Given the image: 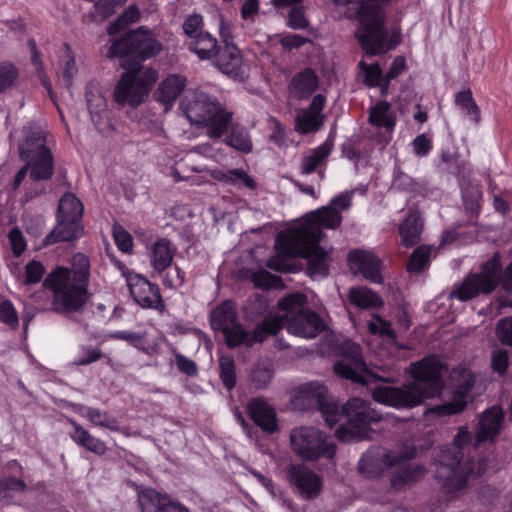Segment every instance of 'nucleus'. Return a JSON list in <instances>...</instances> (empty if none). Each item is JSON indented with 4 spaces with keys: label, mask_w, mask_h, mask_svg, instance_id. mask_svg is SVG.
<instances>
[{
    "label": "nucleus",
    "mask_w": 512,
    "mask_h": 512,
    "mask_svg": "<svg viewBox=\"0 0 512 512\" xmlns=\"http://www.w3.org/2000/svg\"><path fill=\"white\" fill-rule=\"evenodd\" d=\"M215 178L227 184H235L240 181L249 189L256 188V182L243 169H232L227 172H219V174H215Z\"/></svg>",
    "instance_id": "a18cd8bd"
},
{
    "label": "nucleus",
    "mask_w": 512,
    "mask_h": 512,
    "mask_svg": "<svg viewBox=\"0 0 512 512\" xmlns=\"http://www.w3.org/2000/svg\"><path fill=\"white\" fill-rule=\"evenodd\" d=\"M500 269V255L495 253L490 260L482 265L479 273L468 275L463 283L451 292V297L468 301L480 293L490 294L499 284Z\"/></svg>",
    "instance_id": "f8f14e48"
},
{
    "label": "nucleus",
    "mask_w": 512,
    "mask_h": 512,
    "mask_svg": "<svg viewBox=\"0 0 512 512\" xmlns=\"http://www.w3.org/2000/svg\"><path fill=\"white\" fill-rule=\"evenodd\" d=\"M89 259L83 254L73 257L72 269L57 267L45 278L43 285L54 293L52 307L60 314L82 310L89 300Z\"/></svg>",
    "instance_id": "20e7f679"
},
{
    "label": "nucleus",
    "mask_w": 512,
    "mask_h": 512,
    "mask_svg": "<svg viewBox=\"0 0 512 512\" xmlns=\"http://www.w3.org/2000/svg\"><path fill=\"white\" fill-rule=\"evenodd\" d=\"M283 326L289 333L303 338H314L321 333L324 322L320 316L307 307V297L302 293H292L278 302Z\"/></svg>",
    "instance_id": "6e6552de"
},
{
    "label": "nucleus",
    "mask_w": 512,
    "mask_h": 512,
    "mask_svg": "<svg viewBox=\"0 0 512 512\" xmlns=\"http://www.w3.org/2000/svg\"><path fill=\"white\" fill-rule=\"evenodd\" d=\"M137 503L140 512H190L180 502L173 501L168 495L153 488L137 486Z\"/></svg>",
    "instance_id": "6ab92c4d"
},
{
    "label": "nucleus",
    "mask_w": 512,
    "mask_h": 512,
    "mask_svg": "<svg viewBox=\"0 0 512 512\" xmlns=\"http://www.w3.org/2000/svg\"><path fill=\"white\" fill-rule=\"evenodd\" d=\"M73 427L74 433L72 438L76 443L96 455H104L106 453L107 446L102 440L92 436L81 425L75 422H73Z\"/></svg>",
    "instance_id": "c9c22d12"
},
{
    "label": "nucleus",
    "mask_w": 512,
    "mask_h": 512,
    "mask_svg": "<svg viewBox=\"0 0 512 512\" xmlns=\"http://www.w3.org/2000/svg\"><path fill=\"white\" fill-rule=\"evenodd\" d=\"M414 381L401 388L381 386L373 390V399L396 408H412L424 399L440 395L444 387L446 366L434 355L427 356L410 366Z\"/></svg>",
    "instance_id": "7ed1b4c3"
},
{
    "label": "nucleus",
    "mask_w": 512,
    "mask_h": 512,
    "mask_svg": "<svg viewBox=\"0 0 512 512\" xmlns=\"http://www.w3.org/2000/svg\"><path fill=\"white\" fill-rule=\"evenodd\" d=\"M273 377V371L272 369L264 364V363H258L256 364L250 374V379L252 384L257 389L265 388Z\"/></svg>",
    "instance_id": "8fccbe9b"
},
{
    "label": "nucleus",
    "mask_w": 512,
    "mask_h": 512,
    "mask_svg": "<svg viewBox=\"0 0 512 512\" xmlns=\"http://www.w3.org/2000/svg\"><path fill=\"white\" fill-rule=\"evenodd\" d=\"M288 25L296 30L305 29L308 27L307 21L302 6H294L289 12Z\"/></svg>",
    "instance_id": "e2e57ef3"
},
{
    "label": "nucleus",
    "mask_w": 512,
    "mask_h": 512,
    "mask_svg": "<svg viewBox=\"0 0 512 512\" xmlns=\"http://www.w3.org/2000/svg\"><path fill=\"white\" fill-rule=\"evenodd\" d=\"M293 451L302 459L314 461L320 457L332 459L336 453L334 442L327 441L324 434L315 427L302 426L290 433Z\"/></svg>",
    "instance_id": "9d476101"
},
{
    "label": "nucleus",
    "mask_w": 512,
    "mask_h": 512,
    "mask_svg": "<svg viewBox=\"0 0 512 512\" xmlns=\"http://www.w3.org/2000/svg\"><path fill=\"white\" fill-rule=\"evenodd\" d=\"M252 281L258 288L269 289L277 287L281 279L279 276L273 275L266 270H260L252 275Z\"/></svg>",
    "instance_id": "4d7b16f0"
},
{
    "label": "nucleus",
    "mask_w": 512,
    "mask_h": 512,
    "mask_svg": "<svg viewBox=\"0 0 512 512\" xmlns=\"http://www.w3.org/2000/svg\"><path fill=\"white\" fill-rule=\"evenodd\" d=\"M351 205L349 193L335 197L329 206L312 212L306 222L292 230L283 238L279 235L275 247L277 255L268 261V267L276 271H284L282 258L302 257L307 259L306 271L310 277H325L329 272V257L319 246L322 240V227L336 228L342 220L339 209L346 210Z\"/></svg>",
    "instance_id": "f257e3e1"
},
{
    "label": "nucleus",
    "mask_w": 512,
    "mask_h": 512,
    "mask_svg": "<svg viewBox=\"0 0 512 512\" xmlns=\"http://www.w3.org/2000/svg\"><path fill=\"white\" fill-rule=\"evenodd\" d=\"M175 251L174 245L166 238H161L153 244L150 261L157 273H162L171 266Z\"/></svg>",
    "instance_id": "c85d7f7f"
},
{
    "label": "nucleus",
    "mask_w": 512,
    "mask_h": 512,
    "mask_svg": "<svg viewBox=\"0 0 512 512\" xmlns=\"http://www.w3.org/2000/svg\"><path fill=\"white\" fill-rule=\"evenodd\" d=\"M181 108L192 125L207 127V135L212 139L222 137L232 120V113L203 91L188 93L181 102Z\"/></svg>",
    "instance_id": "39448f33"
},
{
    "label": "nucleus",
    "mask_w": 512,
    "mask_h": 512,
    "mask_svg": "<svg viewBox=\"0 0 512 512\" xmlns=\"http://www.w3.org/2000/svg\"><path fill=\"white\" fill-rule=\"evenodd\" d=\"M349 300L360 308H378L382 306V299L371 289L366 287H352L349 290Z\"/></svg>",
    "instance_id": "58836bf2"
},
{
    "label": "nucleus",
    "mask_w": 512,
    "mask_h": 512,
    "mask_svg": "<svg viewBox=\"0 0 512 512\" xmlns=\"http://www.w3.org/2000/svg\"><path fill=\"white\" fill-rule=\"evenodd\" d=\"M113 236L118 248L126 253L132 251L133 240L132 236L123 229V227L117 225L113 228Z\"/></svg>",
    "instance_id": "052dcab7"
},
{
    "label": "nucleus",
    "mask_w": 512,
    "mask_h": 512,
    "mask_svg": "<svg viewBox=\"0 0 512 512\" xmlns=\"http://www.w3.org/2000/svg\"><path fill=\"white\" fill-rule=\"evenodd\" d=\"M50 151L46 146L45 134L42 130L33 131L19 146V157L21 160L35 158Z\"/></svg>",
    "instance_id": "2f4dec72"
},
{
    "label": "nucleus",
    "mask_w": 512,
    "mask_h": 512,
    "mask_svg": "<svg viewBox=\"0 0 512 512\" xmlns=\"http://www.w3.org/2000/svg\"><path fill=\"white\" fill-rule=\"evenodd\" d=\"M332 147L333 143L328 139L321 146L314 149L310 155L303 157L301 162V173L310 174L315 171L324 159L328 157Z\"/></svg>",
    "instance_id": "ea45409f"
},
{
    "label": "nucleus",
    "mask_w": 512,
    "mask_h": 512,
    "mask_svg": "<svg viewBox=\"0 0 512 512\" xmlns=\"http://www.w3.org/2000/svg\"><path fill=\"white\" fill-rule=\"evenodd\" d=\"M203 26L202 16L199 14L190 15L183 23V30L186 35H188L191 40L196 38L199 35V32L202 31L201 28Z\"/></svg>",
    "instance_id": "69168bd1"
},
{
    "label": "nucleus",
    "mask_w": 512,
    "mask_h": 512,
    "mask_svg": "<svg viewBox=\"0 0 512 512\" xmlns=\"http://www.w3.org/2000/svg\"><path fill=\"white\" fill-rule=\"evenodd\" d=\"M288 481L305 500L316 499L322 492V477L303 464H292L287 470Z\"/></svg>",
    "instance_id": "f3484780"
},
{
    "label": "nucleus",
    "mask_w": 512,
    "mask_h": 512,
    "mask_svg": "<svg viewBox=\"0 0 512 512\" xmlns=\"http://www.w3.org/2000/svg\"><path fill=\"white\" fill-rule=\"evenodd\" d=\"M424 474L425 469L422 466L405 464L394 470L391 477V486L395 490H401L405 486H409L420 481Z\"/></svg>",
    "instance_id": "473e14b6"
},
{
    "label": "nucleus",
    "mask_w": 512,
    "mask_h": 512,
    "mask_svg": "<svg viewBox=\"0 0 512 512\" xmlns=\"http://www.w3.org/2000/svg\"><path fill=\"white\" fill-rule=\"evenodd\" d=\"M0 320L15 329L19 325V318L15 308L10 301H3L0 304Z\"/></svg>",
    "instance_id": "13d9d810"
},
{
    "label": "nucleus",
    "mask_w": 512,
    "mask_h": 512,
    "mask_svg": "<svg viewBox=\"0 0 512 512\" xmlns=\"http://www.w3.org/2000/svg\"><path fill=\"white\" fill-rule=\"evenodd\" d=\"M44 266L36 260H32L26 265V284H35L41 281L44 275Z\"/></svg>",
    "instance_id": "0e129e2a"
},
{
    "label": "nucleus",
    "mask_w": 512,
    "mask_h": 512,
    "mask_svg": "<svg viewBox=\"0 0 512 512\" xmlns=\"http://www.w3.org/2000/svg\"><path fill=\"white\" fill-rule=\"evenodd\" d=\"M453 386L452 401L436 406L433 411L438 415H454L462 412L466 405V398L475 384V376L473 372L465 367L453 369L449 375Z\"/></svg>",
    "instance_id": "4468645a"
},
{
    "label": "nucleus",
    "mask_w": 512,
    "mask_h": 512,
    "mask_svg": "<svg viewBox=\"0 0 512 512\" xmlns=\"http://www.w3.org/2000/svg\"><path fill=\"white\" fill-rule=\"evenodd\" d=\"M83 210L82 202L74 194L66 193L58 203L57 219L81 220Z\"/></svg>",
    "instance_id": "4c0bfd02"
},
{
    "label": "nucleus",
    "mask_w": 512,
    "mask_h": 512,
    "mask_svg": "<svg viewBox=\"0 0 512 512\" xmlns=\"http://www.w3.org/2000/svg\"><path fill=\"white\" fill-rule=\"evenodd\" d=\"M218 69L233 78H243L245 67L240 50L234 44L220 46L216 55Z\"/></svg>",
    "instance_id": "4be33fe9"
},
{
    "label": "nucleus",
    "mask_w": 512,
    "mask_h": 512,
    "mask_svg": "<svg viewBox=\"0 0 512 512\" xmlns=\"http://www.w3.org/2000/svg\"><path fill=\"white\" fill-rule=\"evenodd\" d=\"M186 86V77L172 74L166 77L158 86L154 95L156 99L169 109Z\"/></svg>",
    "instance_id": "a878e982"
},
{
    "label": "nucleus",
    "mask_w": 512,
    "mask_h": 512,
    "mask_svg": "<svg viewBox=\"0 0 512 512\" xmlns=\"http://www.w3.org/2000/svg\"><path fill=\"white\" fill-rule=\"evenodd\" d=\"M247 412L253 422L264 432L273 434L278 430L275 409L262 398H253L247 405Z\"/></svg>",
    "instance_id": "b1692460"
},
{
    "label": "nucleus",
    "mask_w": 512,
    "mask_h": 512,
    "mask_svg": "<svg viewBox=\"0 0 512 512\" xmlns=\"http://www.w3.org/2000/svg\"><path fill=\"white\" fill-rule=\"evenodd\" d=\"M229 127L230 133L224 142L237 151L250 153L253 149V144L247 129L238 124H232V122Z\"/></svg>",
    "instance_id": "e433bc0d"
},
{
    "label": "nucleus",
    "mask_w": 512,
    "mask_h": 512,
    "mask_svg": "<svg viewBox=\"0 0 512 512\" xmlns=\"http://www.w3.org/2000/svg\"><path fill=\"white\" fill-rule=\"evenodd\" d=\"M268 303L265 298L257 296L248 300L244 307L245 316L247 319L254 321L257 317L264 315L267 312Z\"/></svg>",
    "instance_id": "603ef678"
},
{
    "label": "nucleus",
    "mask_w": 512,
    "mask_h": 512,
    "mask_svg": "<svg viewBox=\"0 0 512 512\" xmlns=\"http://www.w3.org/2000/svg\"><path fill=\"white\" fill-rule=\"evenodd\" d=\"M125 0H100L95 3V10L101 17V20H104L111 16L115 12V8L117 5L123 3Z\"/></svg>",
    "instance_id": "338daca9"
},
{
    "label": "nucleus",
    "mask_w": 512,
    "mask_h": 512,
    "mask_svg": "<svg viewBox=\"0 0 512 512\" xmlns=\"http://www.w3.org/2000/svg\"><path fill=\"white\" fill-rule=\"evenodd\" d=\"M145 97L146 88L138 85L137 81L131 78L130 73L125 71L115 88L114 101L122 106L127 104L131 107H137Z\"/></svg>",
    "instance_id": "5701e85b"
},
{
    "label": "nucleus",
    "mask_w": 512,
    "mask_h": 512,
    "mask_svg": "<svg viewBox=\"0 0 512 512\" xmlns=\"http://www.w3.org/2000/svg\"><path fill=\"white\" fill-rule=\"evenodd\" d=\"M188 47L200 59L209 60L215 57L220 46H218L216 38L210 33L200 31L199 35L189 42Z\"/></svg>",
    "instance_id": "72a5a7b5"
},
{
    "label": "nucleus",
    "mask_w": 512,
    "mask_h": 512,
    "mask_svg": "<svg viewBox=\"0 0 512 512\" xmlns=\"http://www.w3.org/2000/svg\"><path fill=\"white\" fill-rule=\"evenodd\" d=\"M140 13L136 6L129 7L120 17L117 18L109 27L108 34L114 35L124 30L127 25L136 22L139 19Z\"/></svg>",
    "instance_id": "09e8293b"
},
{
    "label": "nucleus",
    "mask_w": 512,
    "mask_h": 512,
    "mask_svg": "<svg viewBox=\"0 0 512 512\" xmlns=\"http://www.w3.org/2000/svg\"><path fill=\"white\" fill-rule=\"evenodd\" d=\"M406 68V60L403 56H397L394 61L392 62L389 70L385 74L384 78L382 79V83L380 85L382 94H385L387 92V89L389 87V83L391 80L395 79L397 76H399Z\"/></svg>",
    "instance_id": "864d4df0"
},
{
    "label": "nucleus",
    "mask_w": 512,
    "mask_h": 512,
    "mask_svg": "<svg viewBox=\"0 0 512 512\" xmlns=\"http://www.w3.org/2000/svg\"><path fill=\"white\" fill-rule=\"evenodd\" d=\"M85 100L95 127L99 132L107 133L112 129V125L110 123L107 102L98 82L90 81L87 84L85 88Z\"/></svg>",
    "instance_id": "a211bd4d"
},
{
    "label": "nucleus",
    "mask_w": 512,
    "mask_h": 512,
    "mask_svg": "<svg viewBox=\"0 0 512 512\" xmlns=\"http://www.w3.org/2000/svg\"><path fill=\"white\" fill-rule=\"evenodd\" d=\"M299 399L315 406L322 414L328 426L339 422V405L327 394V388L319 382H310L300 386Z\"/></svg>",
    "instance_id": "dca6fc26"
},
{
    "label": "nucleus",
    "mask_w": 512,
    "mask_h": 512,
    "mask_svg": "<svg viewBox=\"0 0 512 512\" xmlns=\"http://www.w3.org/2000/svg\"><path fill=\"white\" fill-rule=\"evenodd\" d=\"M85 416L95 426L107 428L111 431H123L118 425L115 417L110 416L106 411H101L97 408L87 407Z\"/></svg>",
    "instance_id": "79ce46f5"
},
{
    "label": "nucleus",
    "mask_w": 512,
    "mask_h": 512,
    "mask_svg": "<svg viewBox=\"0 0 512 512\" xmlns=\"http://www.w3.org/2000/svg\"><path fill=\"white\" fill-rule=\"evenodd\" d=\"M127 73H130L131 78L137 81L138 85L146 88V96L148 95L152 85L157 80V72L153 69L146 68L139 64L131 65L130 69H124Z\"/></svg>",
    "instance_id": "37998d69"
},
{
    "label": "nucleus",
    "mask_w": 512,
    "mask_h": 512,
    "mask_svg": "<svg viewBox=\"0 0 512 512\" xmlns=\"http://www.w3.org/2000/svg\"><path fill=\"white\" fill-rule=\"evenodd\" d=\"M456 104L466 112L467 115L471 116L474 122H478L480 119V110L473 100L470 89L463 90L457 93L455 98Z\"/></svg>",
    "instance_id": "49530a36"
},
{
    "label": "nucleus",
    "mask_w": 512,
    "mask_h": 512,
    "mask_svg": "<svg viewBox=\"0 0 512 512\" xmlns=\"http://www.w3.org/2000/svg\"><path fill=\"white\" fill-rule=\"evenodd\" d=\"M431 252L432 246L422 245L417 247L410 256L407 270L416 273L424 270L429 265Z\"/></svg>",
    "instance_id": "c03bdc74"
},
{
    "label": "nucleus",
    "mask_w": 512,
    "mask_h": 512,
    "mask_svg": "<svg viewBox=\"0 0 512 512\" xmlns=\"http://www.w3.org/2000/svg\"><path fill=\"white\" fill-rule=\"evenodd\" d=\"M334 372L341 378L362 385L383 381L380 376L368 369L360 346L350 341L342 343L340 358L334 364Z\"/></svg>",
    "instance_id": "9b49d317"
},
{
    "label": "nucleus",
    "mask_w": 512,
    "mask_h": 512,
    "mask_svg": "<svg viewBox=\"0 0 512 512\" xmlns=\"http://www.w3.org/2000/svg\"><path fill=\"white\" fill-rule=\"evenodd\" d=\"M220 378L223 385L232 390L236 385V371L235 362L233 358L228 356H221L219 358Z\"/></svg>",
    "instance_id": "de8ad7c7"
},
{
    "label": "nucleus",
    "mask_w": 512,
    "mask_h": 512,
    "mask_svg": "<svg viewBox=\"0 0 512 512\" xmlns=\"http://www.w3.org/2000/svg\"><path fill=\"white\" fill-rule=\"evenodd\" d=\"M324 118L323 114L303 110L296 117V130L302 134L317 131L323 125Z\"/></svg>",
    "instance_id": "a19ab883"
},
{
    "label": "nucleus",
    "mask_w": 512,
    "mask_h": 512,
    "mask_svg": "<svg viewBox=\"0 0 512 512\" xmlns=\"http://www.w3.org/2000/svg\"><path fill=\"white\" fill-rule=\"evenodd\" d=\"M360 69L364 72V82L371 87L380 86V78L382 75L381 69L378 63L367 64L364 61L359 63Z\"/></svg>",
    "instance_id": "5fc2aeb1"
},
{
    "label": "nucleus",
    "mask_w": 512,
    "mask_h": 512,
    "mask_svg": "<svg viewBox=\"0 0 512 512\" xmlns=\"http://www.w3.org/2000/svg\"><path fill=\"white\" fill-rule=\"evenodd\" d=\"M102 356L103 354L99 348L92 346H82L78 350V357L74 360V364L78 366L88 365L99 360L102 358Z\"/></svg>",
    "instance_id": "6e6d98bb"
},
{
    "label": "nucleus",
    "mask_w": 512,
    "mask_h": 512,
    "mask_svg": "<svg viewBox=\"0 0 512 512\" xmlns=\"http://www.w3.org/2000/svg\"><path fill=\"white\" fill-rule=\"evenodd\" d=\"M19 76V71L9 62L0 63V94L12 87Z\"/></svg>",
    "instance_id": "3c124183"
},
{
    "label": "nucleus",
    "mask_w": 512,
    "mask_h": 512,
    "mask_svg": "<svg viewBox=\"0 0 512 512\" xmlns=\"http://www.w3.org/2000/svg\"><path fill=\"white\" fill-rule=\"evenodd\" d=\"M24 161L30 172L25 182L24 200L30 201L45 193L42 182L49 180L54 173L53 155L51 151H45L42 155Z\"/></svg>",
    "instance_id": "2eb2a0df"
},
{
    "label": "nucleus",
    "mask_w": 512,
    "mask_h": 512,
    "mask_svg": "<svg viewBox=\"0 0 512 512\" xmlns=\"http://www.w3.org/2000/svg\"><path fill=\"white\" fill-rule=\"evenodd\" d=\"M345 419L336 431L337 438L342 442L368 439L371 424L382 420V414L371 407L370 403L361 398H352L345 405L339 406V421Z\"/></svg>",
    "instance_id": "1a4fd4ad"
},
{
    "label": "nucleus",
    "mask_w": 512,
    "mask_h": 512,
    "mask_svg": "<svg viewBox=\"0 0 512 512\" xmlns=\"http://www.w3.org/2000/svg\"><path fill=\"white\" fill-rule=\"evenodd\" d=\"M369 123L378 127H385L391 131L396 124V116L392 110L391 104L383 101L375 105L370 110Z\"/></svg>",
    "instance_id": "f704fd0d"
},
{
    "label": "nucleus",
    "mask_w": 512,
    "mask_h": 512,
    "mask_svg": "<svg viewBox=\"0 0 512 512\" xmlns=\"http://www.w3.org/2000/svg\"><path fill=\"white\" fill-rule=\"evenodd\" d=\"M350 270L355 275L361 273L364 278L374 283H381L380 261L371 252L365 250H353L348 254Z\"/></svg>",
    "instance_id": "aec40b11"
},
{
    "label": "nucleus",
    "mask_w": 512,
    "mask_h": 512,
    "mask_svg": "<svg viewBox=\"0 0 512 512\" xmlns=\"http://www.w3.org/2000/svg\"><path fill=\"white\" fill-rule=\"evenodd\" d=\"M359 27L355 37L362 49L370 56L386 53L399 44V35L394 34L387 41L388 32L384 27L383 8L374 3L364 4L357 8Z\"/></svg>",
    "instance_id": "423d86ee"
},
{
    "label": "nucleus",
    "mask_w": 512,
    "mask_h": 512,
    "mask_svg": "<svg viewBox=\"0 0 512 512\" xmlns=\"http://www.w3.org/2000/svg\"><path fill=\"white\" fill-rule=\"evenodd\" d=\"M130 294L141 307L154 308L161 303V295L156 285L146 278L134 275L127 278Z\"/></svg>",
    "instance_id": "412c9836"
},
{
    "label": "nucleus",
    "mask_w": 512,
    "mask_h": 512,
    "mask_svg": "<svg viewBox=\"0 0 512 512\" xmlns=\"http://www.w3.org/2000/svg\"><path fill=\"white\" fill-rule=\"evenodd\" d=\"M162 49V44L153 37L151 31L140 27L125 31L119 38H115L108 49L107 57L119 58V65L123 69H130L134 63L139 64L154 57Z\"/></svg>",
    "instance_id": "0eeeda50"
},
{
    "label": "nucleus",
    "mask_w": 512,
    "mask_h": 512,
    "mask_svg": "<svg viewBox=\"0 0 512 512\" xmlns=\"http://www.w3.org/2000/svg\"><path fill=\"white\" fill-rule=\"evenodd\" d=\"M396 457H391L381 449L369 450L359 461V470L366 477H375L383 469L394 466Z\"/></svg>",
    "instance_id": "393cba45"
},
{
    "label": "nucleus",
    "mask_w": 512,
    "mask_h": 512,
    "mask_svg": "<svg viewBox=\"0 0 512 512\" xmlns=\"http://www.w3.org/2000/svg\"><path fill=\"white\" fill-rule=\"evenodd\" d=\"M318 87V76L310 69L305 68L296 73L289 83V92L298 99L310 97Z\"/></svg>",
    "instance_id": "cd10ccee"
},
{
    "label": "nucleus",
    "mask_w": 512,
    "mask_h": 512,
    "mask_svg": "<svg viewBox=\"0 0 512 512\" xmlns=\"http://www.w3.org/2000/svg\"><path fill=\"white\" fill-rule=\"evenodd\" d=\"M496 335L502 344L512 346V317L503 318L498 322Z\"/></svg>",
    "instance_id": "680f3d73"
},
{
    "label": "nucleus",
    "mask_w": 512,
    "mask_h": 512,
    "mask_svg": "<svg viewBox=\"0 0 512 512\" xmlns=\"http://www.w3.org/2000/svg\"><path fill=\"white\" fill-rule=\"evenodd\" d=\"M504 414L501 408L487 409L479 421L474 445L472 434L466 426L458 428L453 443L441 449L435 462V477L451 491L463 489L469 476H481L489 468L488 459H480L475 465L470 455L472 449H478L486 441L494 442L500 433Z\"/></svg>",
    "instance_id": "f03ea898"
},
{
    "label": "nucleus",
    "mask_w": 512,
    "mask_h": 512,
    "mask_svg": "<svg viewBox=\"0 0 512 512\" xmlns=\"http://www.w3.org/2000/svg\"><path fill=\"white\" fill-rule=\"evenodd\" d=\"M210 323L213 330L223 333L229 348L242 345L248 337V331L237 321L235 305L230 300L224 301L212 310Z\"/></svg>",
    "instance_id": "ddd939ff"
},
{
    "label": "nucleus",
    "mask_w": 512,
    "mask_h": 512,
    "mask_svg": "<svg viewBox=\"0 0 512 512\" xmlns=\"http://www.w3.org/2000/svg\"><path fill=\"white\" fill-rule=\"evenodd\" d=\"M25 489L26 484L20 479L14 477L0 479V495L4 497L7 496L8 491H24Z\"/></svg>",
    "instance_id": "774afa93"
},
{
    "label": "nucleus",
    "mask_w": 512,
    "mask_h": 512,
    "mask_svg": "<svg viewBox=\"0 0 512 512\" xmlns=\"http://www.w3.org/2000/svg\"><path fill=\"white\" fill-rule=\"evenodd\" d=\"M282 328L283 321L280 315L265 318L262 323L256 325L252 335L248 332V337L242 342V345L251 347L254 343H262L268 336L276 335Z\"/></svg>",
    "instance_id": "7c9ffc66"
},
{
    "label": "nucleus",
    "mask_w": 512,
    "mask_h": 512,
    "mask_svg": "<svg viewBox=\"0 0 512 512\" xmlns=\"http://www.w3.org/2000/svg\"><path fill=\"white\" fill-rule=\"evenodd\" d=\"M83 233V227L80 220L77 219H57L55 228L45 237L44 245H51L60 241H73L79 238Z\"/></svg>",
    "instance_id": "bb28decb"
},
{
    "label": "nucleus",
    "mask_w": 512,
    "mask_h": 512,
    "mask_svg": "<svg viewBox=\"0 0 512 512\" xmlns=\"http://www.w3.org/2000/svg\"><path fill=\"white\" fill-rule=\"evenodd\" d=\"M509 365L508 351L497 349L492 351L491 366L494 372L504 375Z\"/></svg>",
    "instance_id": "bf43d9fd"
},
{
    "label": "nucleus",
    "mask_w": 512,
    "mask_h": 512,
    "mask_svg": "<svg viewBox=\"0 0 512 512\" xmlns=\"http://www.w3.org/2000/svg\"><path fill=\"white\" fill-rule=\"evenodd\" d=\"M423 230V221L417 211H410L399 227L401 243L406 247H412L420 241Z\"/></svg>",
    "instance_id": "c756f323"
}]
</instances>
